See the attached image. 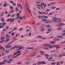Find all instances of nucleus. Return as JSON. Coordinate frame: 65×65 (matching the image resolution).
Returning <instances> with one entry per match:
<instances>
[{
    "label": "nucleus",
    "mask_w": 65,
    "mask_h": 65,
    "mask_svg": "<svg viewBox=\"0 0 65 65\" xmlns=\"http://www.w3.org/2000/svg\"><path fill=\"white\" fill-rule=\"evenodd\" d=\"M43 17H44V18H45V19H47L48 18V17L46 16H44V15H42Z\"/></svg>",
    "instance_id": "21"
},
{
    "label": "nucleus",
    "mask_w": 65,
    "mask_h": 65,
    "mask_svg": "<svg viewBox=\"0 0 65 65\" xmlns=\"http://www.w3.org/2000/svg\"><path fill=\"white\" fill-rule=\"evenodd\" d=\"M9 51V50H6L5 51V52H6V53H8Z\"/></svg>",
    "instance_id": "42"
},
{
    "label": "nucleus",
    "mask_w": 65,
    "mask_h": 65,
    "mask_svg": "<svg viewBox=\"0 0 65 65\" xmlns=\"http://www.w3.org/2000/svg\"><path fill=\"white\" fill-rule=\"evenodd\" d=\"M60 63V61H58L56 63V65H59V64Z\"/></svg>",
    "instance_id": "38"
},
{
    "label": "nucleus",
    "mask_w": 65,
    "mask_h": 65,
    "mask_svg": "<svg viewBox=\"0 0 65 65\" xmlns=\"http://www.w3.org/2000/svg\"><path fill=\"white\" fill-rule=\"evenodd\" d=\"M19 48V49L20 50V49H23V47H22V46H21Z\"/></svg>",
    "instance_id": "55"
},
{
    "label": "nucleus",
    "mask_w": 65,
    "mask_h": 65,
    "mask_svg": "<svg viewBox=\"0 0 65 65\" xmlns=\"http://www.w3.org/2000/svg\"><path fill=\"white\" fill-rule=\"evenodd\" d=\"M62 54L63 55V56H65V54L64 53H62Z\"/></svg>",
    "instance_id": "59"
},
{
    "label": "nucleus",
    "mask_w": 65,
    "mask_h": 65,
    "mask_svg": "<svg viewBox=\"0 0 65 65\" xmlns=\"http://www.w3.org/2000/svg\"><path fill=\"white\" fill-rule=\"evenodd\" d=\"M45 56H46V59H48V58L49 57H50V56L49 55H48V54H45Z\"/></svg>",
    "instance_id": "9"
},
{
    "label": "nucleus",
    "mask_w": 65,
    "mask_h": 65,
    "mask_svg": "<svg viewBox=\"0 0 65 65\" xmlns=\"http://www.w3.org/2000/svg\"><path fill=\"white\" fill-rule=\"evenodd\" d=\"M38 38H42V39H46V38H42V37L41 36H39Z\"/></svg>",
    "instance_id": "15"
},
{
    "label": "nucleus",
    "mask_w": 65,
    "mask_h": 65,
    "mask_svg": "<svg viewBox=\"0 0 65 65\" xmlns=\"http://www.w3.org/2000/svg\"><path fill=\"white\" fill-rule=\"evenodd\" d=\"M37 7L38 6V7H39V6H40V7H41L42 6L41 5H37Z\"/></svg>",
    "instance_id": "46"
},
{
    "label": "nucleus",
    "mask_w": 65,
    "mask_h": 65,
    "mask_svg": "<svg viewBox=\"0 0 65 65\" xmlns=\"http://www.w3.org/2000/svg\"><path fill=\"white\" fill-rule=\"evenodd\" d=\"M19 34H17L16 35L15 37H18V36H19Z\"/></svg>",
    "instance_id": "44"
},
{
    "label": "nucleus",
    "mask_w": 65,
    "mask_h": 65,
    "mask_svg": "<svg viewBox=\"0 0 65 65\" xmlns=\"http://www.w3.org/2000/svg\"><path fill=\"white\" fill-rule=\"evenodd\" d=\"M38 7V8L39 9H40V10H41V8H40V7H38H38Z\"/></svg>",
    "instance_id": "62"
},
{
    "label": "nucleus",
    "mask_w": 65,
    "mask_h": 65,
    "mask_svg": "<svg viewBox=\"0 0 65 65\" xmlns=\"http://www.w3.org/2000/svg\"><path fill=\"white\" fill-rule=\"evenodd\" d=\"M11 55H8V58H11Z\"/></svg>",
    "instance_id": "39"
},
{
    "label": "nucleus",
    "mask_w": 65,
    "mask_h": 65,
    "mask_svg": "<svg viewBox=\"0 0 65 65\" xmlns=\"http://www.w3.org/2000/svg\"><path fill=\"white\" fill-rule=\"evenodd\" d=\"M65 25V24L63 23H59V24L56 25V26H58V27H62V26H64Z\"/></svg>",
    "instance_id": "2"
},
{
    "label": "nucleus",
    "mask_w": 65,
    "mask_h": 65,
    "mask_svg": "<svg viewBox=\"0 0 65 65\" xmlns=\"http://www.w3.org/2000/svg\"><path fill=\"white\" fill-rule=\"evenodd\" d=\"M7 4V3H6L4 4L3 5L4 7H5V6H7L8 5H6V4Z\"/></svg>",
    "instance_id": "24"
},
{
    "label": "nucleus",
    "mask_w": 65,
    "mask_h": 65,
    "mask_svg": "<svg viewBox=\"0 0 65 65\" xmlns=\"http://www.w3.org/2000/svg\"><path fill=\"white\" fill-rule=\"evenodd\" d=\"M54 13V11H53L52 12H51V13H49L48 15V16H49V15H52V14H53V13Z\"/></svg>",
    "instance_id": "17"
},
{
    "label": "nucleus",
    "mask_w": 65,
    "mask_h": 65,
    "mask_svg": "<svg viewBox=\"0 0 65 65\" xmlns=\"http://www.w3.org/2000/svg\"><path fill=\"white\" fill-rule=\"evenodd\" d=\"M38 12L39 14H43V12H41L40 11H38Z\"/></svg>",
    "instance_id": "23"
},
{
    "label": "nucleus",
    "mask_w": 65,
    "mask_h": 65,
    "mask_svg": "<svg viewBox=\"0 0 65 65\" xmlns=\"http://www.w3.org/2000/svg\"><path fill=\"white\" fill-rule=\"evenodd\" d=\"M50 44H44V46H46V47H47V46H50Z\"/></svg>",
    "instance_id": "6"
},
{
    "label": "nucleus",
    "mask_w": 65,
    "mask_h": 65,
    "mask_svg": "<svg viewBox=\"0 0 65 65\" xmlns=\"http://www.w3.org/2000/svg\"><path fill=\"white\" fill-rule=\"evenodd\" d=\"M7 21H8V22H9V21L11 22V19H8L7 20Z\"/></svg>",
    "instance_id": "36"
},
{
    "label": "nucleus",
    "mask_w": 65,
    "mask_h": 65,
    "mask_svg": "<svg viewBox=\"0 0 65 65\" xmlns=\"http://www.w3.org/2000/svg\"><path fill=\"white\" fill-rule=\"evenodd\" d=\"M27 3H26L25 4V7L26 9L28 8V4Z\"/></svg>",
    "instance_id": "8"
},
{
    "label": "nucleus",
    "mask_w": 65,
    "mask_h": 65,
    "mask_svg": "<svg viewBox=\"0 0 65 65\" xmlns=\"http://www.w3.org/2000/svg\"><path fill=\"white\" fill-rule=\"evenodd\" d=\"M25 64H30V63L28 62H26Z\"/></svg>",
    "instance_id": "51"
},
{
    "label": "nucleus",
    "mask_w": 65,
    "mask_h": 65,
    "mask_svg": "<svg viewBox=\"0 0 65 65\" xmlns=\"http://www.w3.org/2000/svg\"><path fill=\"white\" fill-rule=\"evenodd\" d=\"M57 30H61L62 29V27H58L57 28Z\"/></svg>",
    "instance_id": "12"
},
{
    "label": "nucleus",
    "mask_w": 65,
    "mask_h": 65,
    "mask_svg": "<svg viewBox=\"0 0 65 65\" xmlns=\"http://www.w3.org/2000/svg\"><path fill=\"white\" fill-rule=\"evenodd\" d=\"M14 42V40H13L11 42H10L8 44H11L12 43H13V42Z\"/></svg>",
    "instance_id": "32"
},
{
    "label": "nucleus",
    "mask_w": 65,
    "mask_h": 65,
    "mask_svg": "<svg viewBox=\"0 0 65 65\" xmlns=\"http://www.w3.org/2000/svg\"><path fill=\"white\" fill-rule=\"evenodd\" d=\"M12 57L13 58H14V59H15V58H18V57H17V55H16L15 56H12Z\"/></svg>",
    "instance_id": "29"
},
{
    "label": "nucleus",
    "mask_w": 65,
    "mask_h": 65,
    "mask_svg": "<svg viewBox=\"0 0 65 65\" xmlns=\"http://www.w3.org/2000/svg\"><path fill=\"white\" fill-rule=\"evenodd\" d=\"M57 37L58 38H63V37L61 36H58Z\"/></svg>",
    "instance_id": "18"
},
{
    "label": "nucleus",
    "mask_w": 65,
    "mask_h": 65,
    "mask_svg": "<svg viewBox=\"0 0 65 65\" xmlns=\"http://www.w3.org/2000/svg\"><path fill=\"white\" fill-rule=\"evenodd\" d=\"M51 8L52 9H55L56 8V7H51Z\"/></svg>",
    "instance_id": "50"
},
{
    "label": "nucleus",
    "mask_w": 65,
    "mask_h": 65,
    "mask_svg": "<svg viewBox=\"0 0 65 65\" xmlns=\"http://www.w3.org/2000/svg\"><path fill=\"white\" fill-rule=\"evenodd\" d=\"M17 6L18 7H19L20 6V8L21 9V10H22V9H23V8L22 7V5H21V4H18Z\"/></svg>",
    "instance_id": "3"
},
{
    "label": "nucleus",
    "mask_w": 65,
    "mask_h": 65,
    "mask_svg": "<svg viewBox=\"0 0 65 65\" xmlns=\"http://www.w3.org/2000/svg\"><path fill=\"white\" fill-rule=\"evenodd\" d=\"M52 59H53L52 57H50L49 58H48V59H47L49 61H51L52 60Z\"/></svg>",
    "instance_id": "7"
},
{
    "label": "nucleus",
    "mask_w": 65,
    "mask_h": 65,
    "mask_svg": "<svg viewBox=\"0 0 65 65\" xmlns=\"http://www.w3.org/2000/svg\"><path fill=\"white\" fill-rule=\"evenodd\" d=\"M22 54V53H19V54H17L16 55L17 56V57L18 56H20V55H21Z\"/></svg>",
    "instance_id": "49"
},
{
    "label": "nucleus",
    "mask_w": 65,
    "mask_h": 65,
    "mask_svg": "<svg viewBox=\"0 0 65 65\" xmlns=\"http://www.w3.org/2000/svg\"><path fill=\"white\" fill-rule=\"evenodd\" d=\"M42 64H45V62H44V61H42Z\"/></svg>",
    "instance_id": "63"
},
{
    "label": "nucleus",
    "mask_w": 65,
    "mask_h": 65,
    "mask_svg": "<svg viewBox=\"0 0 65 65\" xmlns=\"http://www.w3.org/2000/svg\"><path fill=\"white\" fill-rule=\"evenodd\" d=\"M43 14H48V12H47V13H45V12H43Z\"/></svg>",
    "instance_id": "28"
},
{
    "label": "nucleus",
    "mask_w": 65,
    "mask_h": 65,
    "mask_svg": "<svg viewBox=\"0 0 65 65\" xmlns=\"http://www.w3.org/2000/svg\"><path fill=\"white\" fill-rule=\"evenodd\" d=\"M52 29H53L52 28H50L48 29V31H49V32H51V31H52Z\"/></svg>",
    "instance_id": "16"
},
{
    "label": "nucleus",
    "mask_w": 65,
    "mask_h": 65,
    "mask_svg": "<svg viewBox=\"0 0 65 65\" xmlns=\"http://www.w3.org/2000/svg\"><path fill=\"white\" fill-rule=\"evenodd\" d=\"M31 33L30 32L29 33V34L28 35V36H31Z\"/></svg>",
    "instance_id": "57"
},
{
    "label": "nucleus",
    "mask_w": 65,
    "mask_h": 65,
    "mask_svg": "<svg viewBox=\"0 0 65 65\" xmlns=\"http://www.w3.org/2000/svg\"><path fill=\"white\" fill-rule=\"evenodd\" d=\"M8 28H9V27L8 26H6V29H7V30H8Z\"/></svg>",
    "instance_id": "52"
},
{
    "label": "nucleus",
    "mask_w": 65,
    "mask_h": 65,
    "mask_svg": "<svg viewBox=\"0 0 65 65\" xmlns=\"http://www.w3.org/2000/svg\"><path fill=\"white\" fill-rule=\"evenodd\" d=\"M59 45H56V49H59L60 48V47H59Z\"/></svg>",
    "instance_id": "14"
},
{
    "label": "nucleus",
    "mask_w": 65,
    "mask_h": 65,
    "mask_svg": "<svg viewBox=\"0 0 65 65\" xmlns=\"http://www.w3.org/2000/svg\"><path fill=\"white\" fill-rule=\"evenodd\" d=\"M38 18L39 19H43V16L41 15H39L38 16Z\"/></svg>",
    "instance_id": "13"
},
{
    "label": "nucleus",
    "mask_w": 65,
    "mask_h": 65,
    "mask_svg": "<svg viewBox=\"0 0 65 65\" xmlns=\"http://www.w3.org/2000/svg\"><path fill=\"white\" fill-rule=\"evenodd\" d=\"M5 37L3 36H2L0 38V39L1 40H4V39H5Z\"/></svg>",
    "instance_id": "11"
},
{
    "label": "nucleus",
    "mask_w": 65,
    "mask_h": 65,
    "mask_svg": "<svg viewBox=\"0 0 65 65\" xmlns=\"http://www.w3.org/2000/svg\"><path fill=\"white\" fill-rule=\"evenodd\" d=\"M51 65H55V64H56V63L55 62H51Z\"/></svg>",
    "instance_id": "22"
},
{
    "label": "nucleus",
    "mask_w": 65,
    "mask_h": 65,
    "mask_svg": "<svg viewBox=\"0 0 65 65\" xmlns=\"http://www.w3.org/2000/svg\"><path fill=\"white\" fill-rule=\"evenodd\" d=\"M15 47H16V46H15L14 47H13L11 49V50H12L13 49H14Z\"/></svg>",
    "instance_id": "30"
},
{
    "label": "nucleus",
    "mask_w": 65,
    "mask_h": 65,
    "mask_svg": "<svg viewBox=\"0 0 65 65\" xmlns=\"http://www.w3.org/2000/svg\"><path fill=\"white\" fill-rule=\"evenodd\" d=\"M22 64V62H19L17 63V64Z\"/></svg>",
    "instance_id": "48"
},
{
    "label": "nucleus",
    "mask_w": 65,
    "mask_h": 65,
    "mask_svg": "<svg viewBox=\"0 0 65 65\" xmlns=\"http://www.w3.org/2000/svg\"><path fill=\"white\" fill-rule=\"evenodd\" d=\"M15 15H16L15 14H12V15L11 16V18H13V17H14Z\"/></svg>",
    "instance_id": "25"
},
{
    "label": "nucleus",
    "mask_w": 65,
    "mask_h": 65,
    "mask_svg": "<svg viewBox=\"0 0 65 65\" xmlns=\"http://www.w3.org/2000/svg\"><path fill=\"white\" fill-rule=\"evenodd\" d=\"M32 41L35 42H37V40H34Z\"/></svg>",
    "instance_id": "41"
},
{
    "label": "nucleus",
    "mask_w": 65,
    "mask_h": 65,
    "mask_svg": "<svg viewBox=\"0 0 65 65\" xmlns=\"http://www.w3.org/2000/svg\"><path fill=\"white\" fill-rule=\"evenodd\" d=\"M46 4H44V5L43 6V7H44V8H45V7H46Z\"/></svg>",
    "instance_id": "40"
},
{
    "label": "nucleus",
    "mask_w": 65,
    "mask_h": 65,
    "mask_svg": "<svg viewBox=\"0 0 65 65\" xmlns=\"http://www.w3.org/2000/svg\"><path fill=\"white\" fill-rule=\"evenodd\" d=\"M12 5H13V6H15V5H16V3H14L12 4Z\"/></svg>",
    "instance_id": "56"
},
{
    "label": "nucleus",
    "mask_w": 65,
    "mask_h": 65,
    "mask_svg": "<svg viewBox=\"0 0 65 65\" xmlns=\"http://www.w3.org/2000/svg\"><path fill=\"white\" fill-rule=\"evenodd\" d=\"M6 37L7 38L5 40V42L6 43V42H7L8 41L10 40V38H9V37H10V36H8V34H7L6 36Z\"/></svg>",
    "instance_id": "1"
},
{
    "label": "nucleus",
    "mask_w": 65,
    "mask_h": 65,
    "mask_svg": "<svg viewBox=\"0 0 65 65\" xmlns=\"http://www.w3.org/2000/svg\"><path fill=\"white\" fill-rule=\"evenodd\" d=\"M10 9H13V8L11 6H10Z\"/></svg>",
    "instance_id": "53"
},
{
    "label": "nucleus",
    "mask_w": 65,
    "mask_h": 65,
    "mask_svg": "<svg viewBox=\"0 0 65 65\" xmlns=\"http://www.w3.org/2000/svg\"><path fill=\"white\" fill-rule=\"evenodd\" d=\"M4 41V40H2L1 41H0V43H2V42H3Z\"/></svg>",
    "instance_id": "43"
},
{
    "label": "nucleus",
    "mask_w": 65,
    "mask_h": 65,
    "mask_svg": "<svg viewBox=\"0 0 65 65\" xmlns=\"http://www.w3.org/2000/svg\"><path fill=\"white\" fill-rule=\"evenodd\" d=\"M19 18L20 20H22L23 19V17L21 16H20Z\"/></svg>",
    "instance_id": "47"
},
{
    "label": "nucleus",
    "mask_w": 65,
    "mask_h": 65,
    "mask_svg": "<svg viewBox=\"0 0 65 65\" xmlns=\"http://www.w3.org/2000/svg\"><path fill=\"white\" fill-rule=\"evenodd\" d=\"M2 25H3V26H4V25H6V23L5 22H4L2 23Z\"/></svg>",
    "instance_id": "27"
},
{
    "label": "nucleus",
    "mask_w": 65,
    "mask_h": 65,
    "mask_svg": "<svg viewBox=\"0 0 65 65\" xmlns=\"http://www.w3.org/2000/svg\"><path fill=\"white\" fill-rule=\"evenodd\" d=\"M58 20V22H61V21H62V20L60 18H56V20Z\"/></svg>",
    "instance_id": "10"
},
{
    "label": "nucleus",
    "mask_w": 65,
    "mask_h": 65,
    "mask_svg": "<svg viewBox=\"0 0 65 65\" xmlns=\"http://www.w3.org/2000/svg\"><path fill=\"white\" fill-rule=\"evenodd\" d=\"M1 21L2 22H4V18H2Z\"/></svg>",
    "instance_id": "34"
},
{
    "label": "nucleus",
    "mask_w": 65,
    "mask_h": 65,
    "mask_svg": "<svg viewBox=\"0 0 65 65\" xmlns=\"http://www.w3.org/2000/svg\"><path fill=\"white\" fill-rule=\"evenodd\" d=\"M14 20V18H13L11 19V22H13L14 21L13 20Z\"/></svg>",
    "instance_id": "33"
},
{
    "label": "nucleus",
    "mask_w": 65,
    "mask_h": 65,
    "mask_svg": "<svg viewBox=\"0 0 65 65\" xmlns=\"http://www.w3.org/2000/svg\"><path fill=\"white\" fill-rule=\"evenodd\" d=\"M4 26L3 25H2V26H0V28H4Z\"/></svg>",
    "instance_id": "45"
},
{
    "label": "nucleus",
    "mask_w": 65,
    "mask_h": 65,
    "mask_svg": "<svg viewBox=\"0 0 65 65\" xmlns=\"http://www.w3.org/2000/svg\"><path fill=\"white\" fill-rule=\"evenodd\" d=\"M55 21V22H57V18L56 17H54L53 18L52 20V23H54V22Z\"/></svg>",
    "instance_id": "4"
},
{
    "label": "nucleus",
    "mask_w": 65,
    "mask_h": 65,
    "mask_svg": "<svg viewBox=\"0 0 65 65\" xmlns=\"http://www.w3.org/2000/svg\"><path fill=\"white\" fill-rule=\"evenodd\" d=\"M16 52L18 53H21V51H17Z\"/></svg>",
    "instance_id": "58"
},
{
    "label": "nucleus",
    "mask_w": 65,
    "mask_h": 65,
    "mask_svg": "<svg viewBox=\"0 0 65 65\" xmlns=\"http://www.w3.org/2000/svg\"><path fill=\"white\" fill-rule=\"evenodd\" d=\"M46 26L47 28H50L51 27V25H46Z\"/></svg>",
    "instance_id": "26"
},
{
    "label": "nucleus",
    "mask_w": 65,
    "mask_h": 65,
    "mask_svg": "<svg viewBox=\"0 0 65 65\" xmlns=\"http://www.w3.org/2000/svg\"><path fill=\"white\" fill-rule=\"evenodd\" d=\"M22 29H23V28H20L19 29V31H21L22 30Z\"/></svg>",
    "instance_id": "64"
},
{
    "label": "nucleus",
    "mask_w": 65,
    "mask_h": 65,
    "mask_svg": "<svg viewBox=\"0 0 65 65\" xmlns=\"http://www.w3.org/2000/svg\"><path fill=\"white\" fill-rule=\"evenodd\" d=\"M62 56H63V55L62 54H60L59 56V57H61Z\"/></svg>",
    "instance_id": "60"
},
{
    "label": "nucleus",
    "mask_w": 65,
    "mask_h": 65,
    "mask_svg": "<svg viewBox=\"0 0 65 65\" xmlns=\"http://www.w3.org/2000/svg\"><path fill=\"white\" fill-rule=\"evenodd\" d=\"M56 42L55 41H51L50 42H51V43H52L53 44H54V43H55Z\"/></svg>",
    "instance_id": "35"
},
{
    "label": "nucleus",
    "mask_w": 65,
    "mask_h": 65,
    "mask_svg": "<svg viewBox=\"0 0 65 65\" xmlns=\"http://www.w3.org/2000/svg\"><path fill=\"white\" fill-rule=\"evenodd\" d=\"M13 61V59H10L8 61H7V62L8 63H11V61Z\"/></svg>",
    "instance_id": "5"
},
{
    "label": "nucleus",
    "mask_w": 65,
    "mask_h": 65,
    "mask_svg": "<svg viewBox=\"0 0 65 65\" xmlns=\"http://www.w3.org/2000/svg\"><path fill=\"white\" fill-rule=\"evenodd\" d=\"M27 9L28 11V12H29L31 14V16H32V14H31V11L30 10V9H29V8H28Z\"/></svg>",
    "instance_id": "19"
},
{
    "label": "nucleus",
    "mask_w": 65,
    "mask_h": 65,
    "mask_svg": "<svg viewBox=\"0 0 65 65\" xmlns=\"http://www.w3.org/2000/svg\"><path fill=\"white\" fill-rule=\"evenodd\" d=\"M51 4L52 5H54V4H56V2H52L51 3Z\"/></svg>",
    "instance_id": "20"
},
{
    "label": "nucleus",
    "mask_w": 65,
    "mask_h": 65,
    "mask_svg": "<svg viewBox=\"0 0 65 65\" xmlns=\"http://www.w3.org/2000/svg\"><path fill=\"white\" fill-rule=\"evenodd\" d=\"M52 56L53 57H56V54H53L52 55Z\"/></svg>",
    "instance_id": "37"
},
{
    "label": "nucleus",
    "mask_w": 65,
    "mask_h": 65,
    "mask_svg": "<svg viewBox=\"0 0 65 65\" xmlns=\"http://www.w3.org/2000/svg\"><path fill=\"white\" fill-rule=\"evenodd\" d=\"M17 27H15L14 28L13 30H17Z\"/></svg>",
    "instance_id": "61"
},
{
    "label": "nucleus",
    "mask_w": 65,
    "mask_h": 65,
    "mask_svg": "<svg viewBox=\"0 0 65 65\" xmlns=\"http://www.w3.org/2000/svg\"><path fill=\"white\" fill-rule=\"evenodd\" d=\"M29 50H28V51H27L26 52H25V53H24V55H25V54H27V53H28V52H29Z\"/></svg>",
    "instance_id": "54"
},
{
    "label": "nucleus",
    "mask_w": 65,
    "mask_h": 65,
    "mask_svg": "<svg viewBox=\"0 0 65 65\" xmlns=\"http://www.w3.org/2000/svg\"><path fill=\"white\" fill-rule=\"evenodd\" d=\"M4 12H3V13H2L0 15V17H2L3 16V15L4 14Z\"/></svg>",
    "instance_id": "31"
}]
</instances>
